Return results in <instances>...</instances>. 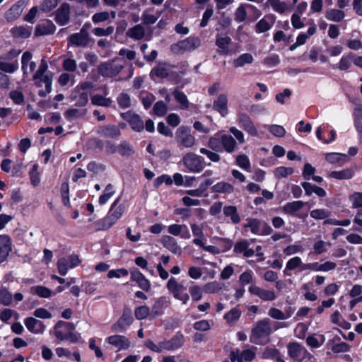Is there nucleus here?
<instances>
[{
	"instance_id": "nucleus-1",
	"label": "nucleus",
	"mask_w": 362,
	"mask_h": 362,
	"mask_svg": "<svg viewBox=\"0 0 362 362\" xmlns=\"http://www.w3.org/2000/svg\"><path fill=\"white\" fill-rule=\"evenodd\" d=\"M229 132L234 137L228 134H216L208 141V146L216 152L226 151L232 153L238 149V142L243 144L245 142V135L242 131L235 127H231Z\"/></svg>"
},
{
	"instance_id": "nucleus-2",
	"label": "nucleus",
	"mask_w": 362,
	"mask_h": 362,
	"mask_svg": "<svg viewBox=\"0 0 362 362\" xmlns=\"http://www.w3.org/2000/svg\"><path fill=\"white\" fill-rule=\"evenodd\" d=\"M288 325L286 322H274L269 318H264L253 325L250 337V341L255 344H263L271 334L281 328L288 327Z\"/></svg>"
},
{
	"instance_id": "nucleus-3",
	"label": "nucleus",
	"mask_w": 362,
	"mask_h": 362,
	"mask_svg": "<svg viewBox=\"0 0 362 362\" xmlns=\"http://www.w3.org/2000/svg\"><path fill=\"white\" fill-rule=\"evenodd\" d=\"M128 64L123 58L116 57L112 61L101 64L98 67V72L103 76L115 77Z\"/></svg>"
},
{
	"instance_id": "nucleus-4",
	"label": "nucleus",
	"mask_w": 362,
	"mask_h": 362,
	"mask_svg": "<svg viewBox=\"0 0 362 362\" xmlns=\"http://www.w3.org/2000/svg\"><path fill=\"white\" fill-rule=\"evenodd\" d=\"M124 211V204H119L115 208L110 207L107 215L96 222L97 229L102 230L109 229L122 216Z\"/></svg>"
},
{
	"instance_id": "nucleus-5",
	"label": "nucleus",
	"mask_w": 362,
	"mask_h": 362,
	"mask_svg": "<svg viewBox=\"0 0 362 362\" xmlns=\"http://www.w3.org/2000/svg\"><path fill=\"white\" fill-rule=\"evenodd\" d=\"M288 356L294 362H303L305 359L315 360L314 356L298 342H290L287 345Z\"/></svg>"
},
{
	"instance_id": "nucleus-6",
	"label": "nucleus",
	"mask_w": 362,
	"mask_h": 362,
	"mask_svg": "<svg viewBox=\"0 0 362 362\" xmlns=\"http://www.w3.org/2000/svg\"><path fill=\"white\" fill-rule=\"evenodd\" d=\"M93 83L84 81L76 86L71 92V98L79 107L85 106L88 102L89 92L93 88Z\"/></svg>"
},
{
	"instance_id": "nucleus-7",
	"label": "nucleus",
	"mask_w": 362,
	"mask_h": 362,
	"mask_svg": "<svg viewBox=\"0 0 362 362\" xmlns=\"http://www.w3.org/2000/svg\"><path fill=\"white\" fill-rule=\"evenodd\" d=\"M166 288L173 298L180 300L182 305H186L189 302L190 296L187 293L186 288L183 284L179 283L175 278L171 277L169 279Z\"/></svg>"
},
{
	"instance_id": "nucleus-8",
	"label": "nucleus",
	"mask_w": 362,
	"mask_h": 362,
	"mask_svg": "<svg viewBox=\"0 0 362 362\" xmlns=\"http://www.w3.org/2000/svg\"><path fill=\"white\" fill-rule=\"evenodd\" d=\"M184 165L191 173H200L205 167L203 157L194 153H187L182 158Z\"/></svg>"
},
{
	"instance_id": "nucleus-9",
	"label": "nucleus",
	"mask_w": 362,
	"mask_h": 362,
	"mask_svg": "<svg viewBox=\"0 0 362 362\" xmlns=\"http://www.w3.org/2000/svg\"><path fill=\"white\" fill-rule=\"evenodd\" d=\"M200 40L196 37H189L180 40L171 46V49L175 53L190 52L200 46Z\"/></svg>"
},
{
	"instance_id": "nucleus-10",
	"label": "nucleus",
	"mask_w": 362,
	"mask_h": 362,
	"mask_svg": "<svg viewBox=\"0 0 362 362\" xmlns=\"http://www.w3.org/2000/svg\"><path fill=\"white\" fill-rule=\"evenodd\" d=\"M236 122L249 135L257 137L259 132L251 117L245 112L239 111L236 115Z\"/></svg>"
},
{
	"instance_id": "nucleus-11",
	"label": "nucleus",
	"mask_w": 362,
	"mask_h": 362,
	"mask_svg": "<svg viewBox=\"0 0 362 362\" xmlns=\"http://www.w3.org/2000/svg\"><path fill=\"white\" fill-rule=\"evenodd\" d=\"M81 262L78 256L76 255L61 257L57 263L58 272L60 275L65 276L69 269L78 267Z\"/></svg>"
},
{
	"instance_id": "nucleus-12",
	"label": "nucleus",
	"mask_w": 362,
	"mask_h": 362,
	"mask_svg": "<svg viewBox=\"0 0 362 362\" xmlns=\"http://www.w3.org/2000/svg\"><path fill=\"white\" fill-rule=\"evenodd\" d=\"M175 134L177 141L180 146L185 148H191L195 144L196 139L189 128L184 126L180 127Z\"/></svg>"
},
{
	"instance_id": "nucleus-13",
	"label": "nucleus",
	"mask_w": 362,
	"mask_h": 362,
	"mask_svg": "<svg viewBox=\"0 0 362 362\" xmlns=\"http://www.w3.org/2000/svg\"><path fill=\"white\" fill-rule=\"evenodd\" d=\"M170 299L168 296L157 298L150 308L151 319H155L163 315L165 313V310L170 306Z\"/></svg>"
},
{
	"instance_id": "nucleus-14",
	"label": "nucleus",
	"mask_w": 362,
	"mask_h": 362,
	"mask_svg": "<svg viewBox=\"0 0 362 362\" xmlns=\"http://www.w3.org/2000/svg\"><path fill=\"white\" fill-rule=\"evenodd\" d=\"M33 80L37 86L41 87L45 85V90H40L39 95L42 97H45L47 94L52 91V74H42L40 76H36V74L33 75Z\"/></svg>"
},
{
	"instance_id": "nucleus-15",
	"label": "nucleus",
	"mask_w": 362,
	"mask_h": 362,
	"mask_svg": "<svg viewBox=\"0 0 362 362\" xmlns=\"http://www.w3.org/2000/svg\"><path fill=\"white\" fill-rule=\"evenodd\" d=\"M248 291L250 294L259 297L264 301H272L276 298V295L274 290L265 289L254 284H250Z\"/></svg>"
},
{
	"instance_id": "nucleus-16",
	"label": "nucleus",
	"mask_w": 362,
	"mask_h": 362,
	"mask_svg": "<svg viewBox=\"0 0 362 362\" xmlns=\"http://www.w3.org/2000/svg\"><path fill=\"white\" fill-rule=\"evenodd\" d=\"M133 321L134 319L131 309L125 308L123 310L122 316L117 323L113 325V329L118 332L126 330L133 323Z\"/></svg>"
},
{
	"instance_id": "nucleus-17",
	"label": "nucleus",
	"mask_w": 362,
	"mask_h": 362,
	"mask_svg": "<svg viewBox=\"0 0 362 362\" xmlns=\"http://www.w3.org/2000/svg\"><path fill=\"white\" fill-rule=\"evenodd\" d=\"M29 1L30 0H18L6 12L5 18L6 20L12 21L18 18Z\"/></svg>"
},
{
	"instance_id": "nucleus-18",
	"label": "nucleus",
	"mask_w": 362,
	"mask_h": 362,
	"mask_svg": "<svg viewBox=\"0 0 362 362\" xmlns=\"http://www.w3.org/2000/svg\"><path fill=\"white\" fill-rule=\"evenodd\" d=\"M185 341L184 334L179 331L169 340L163 341V348L167 351H175L182 347Z\"/></svg>"
},
{
	"instance_id": "nucleus-19",
	"label": "nucleus",
	"mask_w": 362,
	"mask_h": 362,
	"mask_svg": "<svg viewBox=\"0 0 362 362\" xmlns=\"http://www.w3.org/2000/svg\"><path fill=\"white\" fill-rule=\"evenodd\" d=\"M69 43L76 47H86L88 44V33L85 25L79 33H74L69 37Z\"/></svg>"
},
{
	"instance_id": "nucleus-20",
	"label": "nucleus",
	"mask_w": 362,
	"mask_h": 362,
	"mask_svg": "<svg viewBox=\"0 0 362 362\" xmlns=\"http://www.w3.org/2000/svg\"><path fill=\"white\" fill-rule=\"evenodd\" d=\"M55 22L59 25H66L70 20V6L67 3H63L57 8L55 13Z\"/></svg>"
},
{
	"instance_id": "nucleus-21",
	"label": "nucleus",
	"mask_w": 362,
	"mask_h": 362,
	"mask_svg": "<svg viewBox=\"0 0 362 362\" xmlns=\"http://www.w3.org/2000/svg\"><path fill=\"white\" fill-rule=\"evenodd\" d=\"M130 274L132 281L136 282L141 289L146 292L151 289L150 281L139 270L134 269L130 272Z\"/></svg>"
},
{
	"instance_id": "nucleus-22",
	"label": "nucleus",
	"mask_w": 362,
	"mask_h": 362,
	"mask_svg": "<svg viewBox=\"0 0 362 362\" xmlns=\"http://www.w3.org/2000/svg\"><path fill=\"white\" fill-rule=\"evenodd\" d=\"M24 324L29 332L35 334H42L46 328L42 321L33 317H26Z\"/></svg>"
},
{
	"instance_id": "nucleus-23",
	"label": "nucleus",
	"mask_w": 362,
	"mask_h": 362,
	"mask_svg": "<svg viewBox=\"0 0 362 362\" xmlns=\"http://www.w3.org/2000/svg\"><path fill=\"white\" fill-rule=\"evenodd\" d=\"M231 42V39L228 36L218 35L216 39V45L218 47L217 52L221 55L231 54L229 48Z\"/></svg>"
},
{
	"instance_id": "nucleus-24",
	"label": "nucleus",
	"mask_w": 362,
	"mask_h": 362,
	"mask_svg": "<svg viewBox=\"0 0 362 362\" xmlns=\"http://www.w3.org/2000/svg\"><path fill=\"white\" fill-rule=\"evenodd\" d=\"M69 329H74V325L71 323L60 320L55 325L53 333L59 340L63 341L66 339V334L68 332H66V331Z\"/></svg>"
},
{
	"instance_id": "nucleus-25",
	"label": "nucleus",
	"mask_w": 362,
	"mask_h": 362,
	"mask_svg": "<svg viewBox=\"0 0 362 362\" xmlns=\"http://www.w3.org/2000/svg\"><path fill=\"white\" fill-rule=\"evenodd\" d=\"M55 31V25L50 20H45L35 26V35H48L53 34Z\"/></svg>"
},
{
	"instance_id": "nucleus-26",
	"label": "nucleus",
	"mask_w": 362,
	"mask_h": 362,
	"mask_svg": "<svg viewBox=\"0 0 362 362\" xmlns=\"http://www.w3.org/2000/svg\"><path fill=\"white\" fill-rule=\"evenodd\" d=\"M106 341L116 347L118 351L127 349L130 346V341L122 335H112L106 339Z\"/></svg>"
},
{
	"instance_id": "nucleus-27",
	"label": "nucleus",
	"mask_w": 362,
	"mask_h": 362,
	"mask_svg": "<svg viewBox=\"0 0 362 362\" xmlns=\"http://www.w3.org/2000/svg\"><path fill=\"white\" fill-rule=\"evenodd\" d=\"M33 55L30 52H25L21 57V69L24 76H27L36 68V64L32 61Z\"/></svg>"
},
{
	"instance_id": "nucleus-28",
	"label": "nucleus",
	"mask_w": 362,
	"mask_h": 362,
	"mask_svg": "<svg viewBox=\"0 0 362 362\" xmlns=\"http://www.w3.org/2000/svg\"><path fill=\"white\" fill-rule=\"evenodd\" d=\"M172 69L173 67L169 64L159 62L156 66L152 69L150 75L152 78H153L154 76L163 78L169 76L172 72Z\"/></svg>"
},
{
	"instance_id": "nucleus-29",
	"label": "nucleus",
	"mask_w": 362,
	"mask_h": 362,
	"mask_svg": "<svg viewBox=\"0 0 362 362\" xmlns=\"http://www.w3.org/2000/svg\"><path fill=\"white\" fill-rule=\"evenodd\" d=\"M168 232L182 239H189L191 237L188 227L185 224H172L168 227Z\"/></svg>"
},
{
	"instance_id": "nucleus-30",
	"label": "nucleus",
	"mask_w": 362,
	"mask_h": 362,
	"mask_svg": "<svg viewBox=\"0 0 362 362\" xmlns=\"http://www.w3.org/2000/svg\"><path fill=\"white\" fill-rule=\"evenodd\" d=\"M213 108L225 117L228 114V98L225 94H221L214 102Z\"/></svg>"
},
{
	"instance_id": "nucleus-31",
	"label": "nucleus",
	"mask_w": 362,
	"mask_h": 362,
	"mask_svg": "<svg viewBox=\"0 0 362 362\" xmlns=\"http://www.w3.org/2000/svg\"><path fill=\"white\" fill-rule=\"evenodd\" d=\"M275 20L276 18L273 14L265 16L256 24V32L262 33L268 31L273 26Z\"/></svg>"
},
{
	"instance_id": "nucleus-32",
	"label": "nucleus",
	"mask_w": 362,
	"mask_h": 362,
	"mask_svg": "<svg viewBox=\"0 0 362 362\" xmlns=\"http://www.w3.org/2000/svg\"><path fill=\"white\" fill-rule=\"evenodd\" d=\"M163 245L171 252L175 255H180L182 248L177 244V240L170 235H163L161 238Z\"/></svg>"
},
{
	"instance_id": "nucleus-33",
	"label": "nucleus",
	"mask_w": 362,
	"mask_h": 362,
	"mask_svg": "<svg viewBox=\"0 0 362 362\" xmlns=\"http://www.w3.org/2000/svg\"><path fill=\"white\" fill-rule=\"evenodd\" d=\"M97 133L103 137L115 138L120 134L119 129L115 125H103L98 127Z\"/></svg>"
},
{
	"instance_id": "nucleus-34",
	"label": "nucleus",
	"mask_w": 362,
	"mask_h": 362,
	"mask_svg": "<svg viewBox=\"0 0 362 362\" xmlns=\"http://www.w3.org/2000/svg\"><path fill=\"white\" fill-rule=\"evenodd\" d=\"M123 117L129 122V125L134 131L139 132L144 129V122L139 115L136 114L126 113L124 114Z\"/></svg>"
},
{
	"instance_id": "nucleus-35",
	"label": "nucleus",
	"mask_w": 362,
	"mask_h": 362,
	"mask_svg": "<svg viewBox=\"0 0 362 362\" xmlns=\"http://www.w3.org/2000/svg\"><path fill=\"white\" fill-rule=\"evenodd\" d=\"M354 53L353 52H349L343 54L338 64H335L333 68L338 69L340 71L349 70L351 67L352 64H354Z\"/></svg>"
},
{
	"instance_id": "nucleus-36",
	"label": "nucleus",
	"mask_w": 362,
	"mask_h": 362,
	"mask_svg": "<svg viewBox=\"0 0 362 362\" xmlns=\"http://www.w3.org/2000/svg\"><path fill=\"white\" fill-rule=\"evenodd\" d=\"M11 250V240L7 235H0V263L4 262Z\"/></svg>"
},
{
	"instance_id": "nucleus-37",
	"label": "nucleus",
	"mask_w": 362,
	"mask_h": 362,
	"mask_svg": "<svg viewBox=\"0 0 362 362\" xmlns=\"http://www.w3.org/2000/svg\"><path fill=\"white\" fill-rule=\"evenodd\" d=\"M325 159L327 162L332 164H336L341 166L344 163L348 161L349 157L347 155L340 153H327L325 156Z\"/></svg>"
},
{
	"instance_id": "nucleus-38",
	"label": "nucleus",
	"mask_w": 362,
	"mask_h": 362,
	"mask_svg": "<svg viewBox=\"0 0 362 362\" xmlns=\"http://www.w3.org/2000/svg\"><path fill=\"white\" fill-rule=\"evenodd\" d=\"M255 358V352L252 349H248L240 352H237L236 356L233 355L232 361L237 362L252 361Z\"/></svg>"
},
{
	"instance_id": "nucleus-39",
	"label": "nucleus",
	"mask_w": 362,
	"mask_h": 362,
	"mask_svg": "<svg viewBox=\"0 0 362 362\" xmlns=\"http://www.w3.org/2000/svg\"><path fill=\"white\" fill-rule=\"evenodd\" d=\"M325 341V337L323 334H312L307 337L306 344L310 348H320Z\"/></svg>"
},
{
	"instance_id": "nucleus-40",
	"label": "nucleus",
	"mask_w": 362,
	"mask_h": 362,
	"mask_svg": "<svg viewBox=\"0 0 362 362\" xmlns=\"http://www.w3.org/2000/svg\"><path fill=\"white\" fill-rule=\"evenodd\" d=\"M345 17V13L343 11L336 8H331L327 10L325 13V18L330 21L339 23Z\"/></svg>"
},
{
	"instance_id": "nucleus-41",
	"label": "nucleus",
	"mask_w": 362,
	"mask_h": 362,
	"mask_svg": "<svg viewBox=\"0 0 362 362\" xmlns=\"http://www.w3.org/2000/svg\"><path fill=\"white\" fill-rule=\"evenodd\" d=\"M254 58L250 53H244L238 56L233 62V66L235 68L243 67L245 64H250L253 62Z\"/></svg>"
},
{
	"instance_id": "nucleus-42",
	"label": "nucleus",
	"mask_w": 362,
	"mask_h": 362,
	"mask_svg": "<svg viewBox=\"0 0 362 362\" xmlns=\"http://www.w3.org/2000/svg\"><path fill=\"white\" fill-rule=\"evenodd\" d=\"M304 206L305 203L302 201H293L284 204L282 209L284 213L293 214L300 211Z\"/></svg>"
},
{
	"instance_id": "nucleus-43",
	"label": "nucleus",
	"mask_w": 362,
	"mask_h": 362,
	"mask_svg": "<svg viewBox=\"0 0 362 362\" xmlns=\"http://www.w3.org/2000/svg\"><path fill=\"white\" fill-rule=\"evenodd\" d=\"M224 215L226 217H230L231 222L234 224L238 223L240 221V217L238 214V210L235 206H226L223 209Z\"/></svg>"
},
{
	"instance_id": "nucleus-44",
	"label": "nucleus",
	"mask_w": 362,
	"mask_h": 362,
	"mask_svg": "<svg viewBox=\"0 0 362 362\" xmlns=\"http://www.w3.org/2000/svg\"><path fill=\"white\" fill-rule=\"evenodd\" d=\"M268 315L274 320H287L289 317H291V316L292 315V313H291V312L284 313L283 311H281V310H279L278 308H271L268 310Z\"/></svg>"
},
{
	"instance_id": "nucleus-45",
	"label": "nucleus",
	"mask_w": 362,
	"mask_h": 362,
	"mask_svg": "<svg viewBox=\"0 0 362 362\" xmlns=\"http://www.w3.org/2000/svg\"><path fill=\"white\" fill-rule=\"evenodd\" d=\"M247 8H255L254 6L248 4H240L235 10V20L238 23L243 22L247 17Z\"/></svg>"
},
{
	"instance_id": "nucleus-46",
	"label": "nucleus",
	"mask_w": 362,
	"mask_h": 362,
	"mask_svg": "<svg viewBox=\"0 0 362 362\" xmlns=\"http://www.w3.org/2000/svg\"><path fill=\"white\" fill-rule=\"evenodd\" d=\"M211 189L214 192L217 193L230 194L234 191L233 186L231 184L226 182H219L212 186Z\"/></svg>"
},
{
	"instance_id": "nucleus-47",
	"label": "nucleus",
	"mask_w": 362,
	"mask_h": 362,
	"mask_svg": "<svg viewBox=\"0 0 362 362\" xmlns=\"http://www.w3.org/2000/svg\"><path fill=\"white\" fill-rule=\"evenodd\" d=\"M127 35L128 37L140 40L144 37L145 35V29L141 25H136L127 30Z\"/></svg>"
},
{
	"instance_id": "nucleus-48",
	"label": "nucleus",
	"mask_w": 362,
	"mask_h": 362,
	"mask_svg": "<svg viewBox=\"0 0 362 362\" xmlns=\"http://www.w3.org/2000/svg\"><path fill=\"white\" fill-rule=\"evenodd\" d=\"M267 4L276 13H284L288 9L287 4L281 0H267Z\"/></svg>"
},
{
	"instance_id": "nucleus-49",
	"label": "nucleus",
	"mask_w": 362,
	"mask_h": 362,
	"mask_svg": "<svg viewBox=\"0 0 362 362\" xmlns=\"http://www.w3.org/2000/svg\"><path fill=\"white\" fill-rule=\"evenodd\" d=\"M354 175V172L351 169H344L339 171H332L329 173V177L337 180H348L351 179Z\"/></svg>"
},
{
	"instance_id": "nucleus-50",
	"label": "nucleus",
	"mask_w": 362,
	"mask_h": 362,
	"mask_svg": "<svg viewBox=\"0 0 362 362\" xmlns=\"http://www.w3.org/2000/svg\"><path fill=\"white\" fill-rule=\"evenodd\" d=\"M317 31L316 26L315 25L308 28L307 33H300L296 37V42L299 45H303L306 42L307 39L313 35Z\"/></svg>"
},
{
	"instance_id": "nucleus-51",
	"label": "nucleus",
	"mask_w": 362,
	"mask_h": 362,
	"mask_svg": "<svg viewBox=\"0 0 362 362\" xmlns=\"http://www.w3.org/2000/svg\"><path fill=\"white\" fill-rule=\"evenodd\" d=\"M134 315L136 320H141L149 317L151 318V310L147 305H140L134 310Z\"/></svg>"
},
{
	"instance_id": "nucleus-52",
	"label": "nucleus",
	"mask_w": 362,
	"mask_h": 362,
	"mask_svg": "<svg viewBox=\"0 0 362 362\" xmlns=\"http://www.w3.org/2000/svg\"><path fill=\"white\" fill-rule=\"evenodd\" d=\"M189 291L193 301L197 302L202 299L204 290L199 285L194 284L191 286L189 288Z\"/></svg>"
},
{
	"instance_id": "nucleus-53",
	"label": "nucleus",
	"mask_w": 362,
	"mask_h": 362,
	"mask_svg": "<svg viewBox=\"0 0 362 362\" xmlns=\"http://www.w3.org/2000/svg\"><path fill=\"white\" fill-rule=\"evenodd\" d=\"M293 171L294 170L292 168L279 166L274 170L273 173L276 179H281L292 175Z\"/></svg>"
},
{
	"instance_id": "nucleus-54",
	"label": "nucleus",
	"mask_w": 362,
	"mask_h": 362,
	"mask_svg": "<svg viewBox=\"0 0 362 362\" xmlns=\"http://www.w3.org/2000/svg\"><path fill=\"white\" fill-rule=\"evenodd\" d=\"M115 194V189L112 185L108 184L103 193L99 197V204L100 205H103L106 204L108 200L113 196Z\"/></svg>"
},
{
	"instance_id": "nucleus-55",
	"label": "nucleus",
	"mask_w": 362,
	"mask_h": 362,
	"mask_svg": "<svg viewBox=\"0 0 362 362\" xmlns=\"http://www.w3.org/2000/svg\"><path fill=\"white\" fill-rule=\"evenodd\" d=\"M245 228H250L251 232L253 234L259 235L261 234V222L256 218H250L247 220V223L245 225Z\"/></svg>"
},
{
	"instance_id": "nucleus-56",
	"label": "nucleus",
	"mask_w": 362,
	"mask_h": 362,
	"mask_svg": "<svg viewBox=\"0 0 362 362\" xmlns=\"http://www.w3.org/2000/svg\"><path fill=\"white\" fill-rule=\"evenodd\" d=\"M91 103L93 105L109 107L112 103V100L110 98L103 97L101 95L96 94L91 98Z\"/></svg>"
},
{
	"instance_id": "nucleus-57",
	"label": "nucleus",
	"mask_w": 362,
	"mask_h": 362,
	"mask_svg": "<svg viewBox=\"0 0 362 362\" xmlns=\"http://www.w3.org/2000/svg\"><path fill=\"white\" fill-rule=\"evenodd\" d=\"M75 75L71 73H62L58 78V83L61 86H65L69 83H71V86H73L75 83Z\"/></svg>"
},
{
	"instance_id": "nucleus-58",
	"label": "nucleus",
	"mask_w": 362,
	"mask_h": 362,
	"mask_svg": "<svg viewBox=\"0 0 362 362\" xmlns=\"http://www.w3.org/2000/svg\"><path fill=\"white\" fill-rule=\"evenodd\" d=\"M283 251L286 255L291 256L297 253H303L304 252V248L300 244V243L296 242L293 245H290L286 247Z\"/></svg>"
},
{
	"instance_id": "nucleus-59",
	"label": "nucleus",
	"mask_w": 362,
	"mask_h": 362,
	"mask_svg": "<svg viewBox=\"0 0 362 362\" xmlns=\"http://www.w3.org/2000/svg\"><path fill=\"white\" fill-rule=\"evenodd\" d=\"M331 243L322 240H317L313 245V250L315 254L321 255L327 252Z\"/></svg>"
},
{
	"instance_id": "nucleus-60",
	"label": "nucleus",
	"mask_w": 362,
	"mask_h": 362,
	"mask_svg": "<svg viewBox=\"0 0 362 362\" xmlns=\"http://www.w3.org/2000/svg\"><path fill=\"white\" fill-rule=\"evenodd\" d=\"M241 311L238 308L231 309L224 315V319L229 324L235 322L240 317Z\"/></svg>"
},
{
	"instance_id": "nucleus-61",
	"label": "nucleus",
	"mask_w": 362,
	"mask_h": 362,
	"mask_svg": "<svg viewBox=\"0 0 362 362\" xmlns=\"http://www.w3.org/2000/svg\"><path fill=\"white\" fill-rule=\"evenodd\" d=\"M236 164L243 170L250 172L251 163L246 155H239L236 157Z\"/></svg>"
},
{
	"instance_id": "nucleus-62",
	"label": "nucleus",
	"mask_w": 362,
	"mask_h": 362,
	"mask_svg": "<svg viewBox=\"0 0 362 362\" xmlns=\"http://www.w3.org/2000/svg\"><path fill=\"white\" fill-rule=\"evenodd\" d=\"M12 33L15 36L26 38L30 36L32 28L24 26L16 27L12 28Z\"/></svg>"
},
{
	"instance_id": "nucleus-63",
	"label": "nucleus",
	"mask_w": 362,
	"mask_h": 362,
	"mask_svg": "<svg viewBox=\"0 0 362 362\" xmlns=\"http://www.w3.org/2000/svg\"><path fill=\"white\" fill-rule=\"evenodd\" d=\"M38 168L37 164H34L29 172L30 182L35 187L39 185L40 183V175L38 172Z\"/></svg>"
},
{
	"instance_id": "nucleus-64",
	"label": "nucleus",
	"mask_w": 362,
	"mask_h": 362,
	"mask_svg": "<svg viewBox=\"0 0 362 362\" xmlns=\"http://www.w3.org/2000/svg\"><path fill=\"white\" fill-rule=\"evenodd\" d=\"M354 125L358 133H362V109L356 108L354 112Z\"/></svg>"
}]
</instances>
